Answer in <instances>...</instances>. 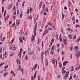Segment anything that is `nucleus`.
Segmentation results:
<instances>
[{
    "instance_id": "1",
    "label": "nucleus",
    "mask_w": 80,
    "mask_h": 80,
    "mask_svg": "<svg viewBox=\"0 0 80 80\" xmlns=\"http://www.w3.org/2000/svg\"><path fill=\"white\" fill-rule=\"evenodd\" d=\"M37 28V22L36 23V25H35L34 28V34L35 36L37 35V33H36V29Z\"/></svg>"
},
{
    "instance_id": "2",
    "label": "nucleus",
    "mask_w": 80,
    "mask_h": 80,
    "mask_svg": "<svg viewBox=\"0 0 80 80\" xmlns=\"http://www.w3.org/2000/svg\"><path fill=\"white\" fill-rule=\"evenodd\" d=\"M68 73H69V71H68V72H67L65 74L64 77V79L66 80V78H68Z\"/></svg>"
},
{
    "instance_id": "3",
    "label": "nucleus",
    "mask_w": 80,
    "mask_h": 80,
    "mask_svg": "<svg viewBox=\"0 0 80 80\" xmlns=\"http://www.w3.org/2000/svg\"><path fill=\"white\" fill-rule=\"evenodd\" d=\"M75 55L77 57H79L80 55V51H79L78 52H76L75 53Z\"/></svg>"
},
{
    "instance_id": "4",
    "label": "nucleus",
    "mask_w": 80,
    "mask_h": 80,
    "mask_svg": "<svg viewBox=\"0 0 80 80\" xmlns=\"http://www.w3.org/2000/svg\"><path fill=\"white\" fill-rule=\"evenodd\" d=\"M22 48H21L20 49V52H19L18 56L20 58H21V55H22Z\"/></svg>"
},
{
    "instance_id": "5",
    "label": "nucleus",
    "mask_w": 80,
    "mask_h": 80,
    "mask_svg": "<svg viewBox=\"0 0 80 80\" xmlns=\"http://www.w3.org/2000/svg\"><path fill=\"white\" fill-rule=\"evenodd\" d=\"M63 42L65 45H67V39L66 38L64 37V38L63 39Z\"/></svg>"
},
{
    "instance_id": "6",
    "label": "nucleus",
    "mask_w": 80,
    "mask_h": 80,
    "mask_svg": "<svg viewBox=\"0 0 80 80\" xmlns=\"http://www.w3.org/2000/svg\"><path fill=\"white\" fill-rule=\"evenodd\" d=\"M37 64H36L32 68V71H33V70H35V69H36V68H37Z\"/></svg>"
},
{
    "instance_id": "7",
    "label": "nucleus",
    "mask_w": 80,
    "mask_h": 80,
    "mask_svg": "<svg viewBox=\"0 0 80 80\" xmlns=\"http://www.w3.org/2000/svg\"><path fill=\"white\" fill-rule=\"evenodd\" d=\"M35 40V37L34 36V35H32V37L31 38V41L33 42V41Z\"/></svg>"
},
{
    "instance_id": "8",
    "label": "nucleus",
    "mask_w": 80,
    "mask_h": 80,
    "mask_svg": "<svg viewBox=\"0 0 80 80\" xmlns=\"http://www.w3.org/2000/svg\"><path fill=\"white\" fill-rule=\"evenodd\" d=\"M20 23V20L19 19L17 20L16 22V25H18Z\"/></svg>"
},
{
    "instance_id": "9",
    "label": "nucleus",
    "mask_w": 80,
    "mask_h": 80,
    "mask_svg": "<svg viewBox=\"0 0 80 80\" xmlns=\"http://www.w3.org/2000/svg\"><path fill=\"white\" fill-rule=\"evenodd\" d=\"M48 31L47 30H46L44 32V33L43 34V36H44L45 35H46V34H47V33H48Z\"/></svg>"
},
{
    "instance_id": "10",
    "label": "nucleus",
    "mask_w": 80,
    "mask_h": 80,
    "mask_svg": "<svg viewBox=\"0 0 80 80\" xmlns=\"http://www.w3.org/2000/svg\"><path fill=\"white\" fill-rule=\"evenodd\" d=\"M66 63H68V61H66L64 62H63V66H65V65H66Z\"/></svg>"
},
{
    "instance_id": "11",
    "label": "nucleus",
    "mask_w": 80,
    "mask_h": 80,
    "mask_svg": "<svg viewBox=\"0 0 80 80\" xmlns=\"http://www.w3.org/2000/svg\"><path fill=\"white\" fill-rule=\"evenodd\" d=\"M11 73L12 76H13V77H15V74L14 73V72L13 71H11Z\"/></svg>"
},
{
    "instance_id": "12",
    "label": "nucleus",
    "mask_w": 80,
    "mask_h": 80,
    "mask_svg": "<svg viewBox=\"0 0 80 80\" xmlns=\"http://www.w3.org/2000/svg\"><path fill=\"white\" fill-rule=\"evenodd\" d=\"M35 52L34 51H31L29 53V55H32V54H33Z\"/></svg>"
},
{
    "instance_id": "13",
    "label": "nucleus",
    "mask_w": 80,
    "mask_h": 80,
    "mask_svg": "<svg viewBox=\"0 0 80 80\" xmlns=\"http://www.w3.org/2000/svg\"><path fill=\"white\" fill-rule=\"evenodd\" d=\"M7 75H8V72H5L4 73L3 76L4 77H6Z\"/></svg>"
},
{
    "instance_id": "14",
    "label": "nucleus",
    "mask_w": 80,
    "mask_h": 80,
    "mask_svg": "<svg viewBox=\"0 0 80 80\" xmlns=\"http://www.w3.org/2000/svg\"><path fill=\"white\" fill-rule=\"evenodd\" d=\"M21 38V37H20L19 38V39L21 43H23V40H22V39Z\"/></svg>"
},
{
    "instance_id": "15",
    "label": "nucleus",
    "mask_w": 80,
    "mask_h": 80,
    "mask_svg": "<svg viewBox=\"0 0 80 80\" xmlns=\"http://www.w3.org/2000/svg\"><path fill=\"white\" fill-rule=\"evenodd\" d=\"M11 7H12V5H10L8 7V10H9V9H10V8H11Z\"/></svg>"
},
{
    "instance_id": "16",
    "label": "nucleus",
    "mask_w": 80,
    "mask_h": 80,
    "mask_svg": "<svg viewBox=\"0 0 80 80\" xmlns=\"http://www.w3.org/2000/svg\"><path fill=\"white\" fill-rule=\"evenodd\" d=\"M48 62L47 59H46V65L48 66Z\"/></svg>"
},
{
    "instance_id": "17",
    "label": "nucleus",
    "mask_w": 80,
    "mask_h": 80,
    "mask_svg": "<svg viewBox=\"0 0 80 80\" xmlns=\"http://www.w3.org/2000/svg\"><path fill=\"white\" fill-rule=\"evenodd\" d=\"M59 37H59V39L60 42H62V36H61V34H60Z\"/></svg>"
},
{
    "instance_id": "18",
    "label": "nucleus",
    "mask_w": 80,
    "mask_h": 80,
    "mask_svg": "<svg viewBox=\"0 0 80 80\" xmlns=\"http://www.w3.org/2000/svg\"><path fill=\"white\" fill-rule=\"evenodd\" d=\"M28 19H29V20H32V17L31 15H30L28 17Z\"/></svg>"
},
{
    "instance_id": "19",
    "label": "nucleus",
    "mask_w": 80,
    "mask_h": 80,
    "mask_svg": "<svg viewBox=\"0 0 80 80\" xmlns=\"http://www.w3.org/2000/svg\"><path fill=\"white\" fill-rule=\"evenodd\" d=\"M9 17V16L8 15L6 18H4V20L5 21H6V20H8V18Z\"/></svg>"
},
{
    "instance_id": "20",
    "label": "nucleus",
    "mask_w": 80,
    "mask_h": 80,
    "mask_svg": "<svg viewBox=\"0 0 80 80\" xmlns=\"http://www.w3.org/2000/svg\"><path fill=\"white\" fill-rule=\"evenodd\" d=\"M45 53L46 54V55H47V53H48V54H49V52L48 51V50H46V51H45Z\"/></svg>"
},
{
    "instance_id": "21",
    "label": "nucleus",
    "mask_w": 80,
    "mask_h": 80,
    "mask_svg": "<svg viewBox=\"0 0 80 80\" xmlns=\"http://www.w3.org/2000/svg\"><path fill=\"white\" fill-rule=\"evenodd\" d=\"M17 64H20V62L19 59H18L17 60Z\"/></svg>"
},
{
    "instance_id": "22",
    "label": "nucleus",
    "mask_w": 80,
    "mask_h": 80,
    "mask_svg": "<svg viewBox=\"0 0 80 80\" xmlns=\"http://www.w3.org/2000/svg\"><path fill=\"white\" fill-rule=\"evenodd\" d=\"M55 37L56 39H57V40H58V35H56Z\"/></svg>"
},
{
    "instance_id": "23",
    "label": "nucleus",
    "mask_w": 80,
    "mask_h": 80,
    "mask_svg": "<svg viewBox=\"0 0 80 80\" xmlns=\"http://www.w3.org/2000/svg\"><path fill=\"white\" fill-rule=\"evenodd\" d=\"M36 73H37V71H36L34 74V78H35L36 77Z\"/></svg>"
},
{
    "instance_id": "24",
    "label": "nucleus",
    "mask_w": 80,
    "mask_h": 80,
    "mask_svg": "<svg viewBox=\"0 0 80 80\" xmlns=\"http://www.w3.org/2000/svg\"><path fill=\"white\" fill-rule=\"evenodd\" d=\"M42 3H40L39 4V8H41V7H42Z\"/></svg>"
},
{
    "instance_id": "25",
    "label": "nucleus",
    "mask_w": 80,
    "mask_h": 80,
    "mask_svg": "<svg viewBox=\"0 0 80 80\" xmlns=\"http://www.w3.org/2000/svg\"><path fill=\"white\" fill-rule=\"evenodd\" d=\"M63 73L64 74H65L66 73V71L65 70L62 71V73L63 74Z\"/></svg>"
},
{
    "instance_id": "26",
    "label": "nucleus",
    "mask_w": 80,
    "mask_h": 80,
    "mask_svg": "<svg viewBox=\"0 0 80 80\" xmlns=\"http://www.w3.org/2000/svg\"><path fill=\"white\" fill-rule=\"evenodd\" d=\"M59 67L60 68H61L62 67V65L60 63H59Z\"/></svg>"
},
{
    "instance_id": "27",
    "label": "nucleus",
    "mask_w": 80,
    "mask_h": 80,
    "mask_svg": "<svg viewBox=\"0 0 80 80\" xmlns=\"http://www.w3.org/2000/svg\"><path fill=\"white\" fill-rule=\"evenodd\" d=\"M23 16V13H22V12H21L20 18H22Z\"/></svg>"
},
{
    "instance_id": "28",
    "label": "nucleus",
    "mask_w": 80,
    "mask_h": 80,
    "mask_svg": "<svg viewBox=\"0 0 80 80\" xmlns=\"http://www.w3.org/2000/svg\"><path fill=\"white\" fill-rule=\"evenodd\" d=\"M17 49V47L15 46H14L13 48V50H15L16 49Z\"/></svg>"
},
{
    "instance_id": "29",
    "label": "nucleus",
    "mask_w": 80,
    "mask_h": 80,
    "mask_svg": "<svg viewBox=\"0 0 80 80\" xmlns=\"http://www.w3.org/2000/svg\"><path fill=\"white\" fill-rule=\"evenodd\" d=\"M72 35H69L68 36L69 38H70V39H72V38L71 37Z\"/></svg>"
},
{
    "instance_id": "30",
    "label": "nucleus",
    "mask_w": 80,
    "mask_h": 80,
    "mask_svg": "<svg viewBox=\"0 0 80 80\" xmlns=\"http://www.w3.org/2000/svg\"><path fill=\"white\" fill-rule=\"evenodd\" d=\"M48 27V25L47 24L46 25L45 27V29H47V28Z\"/></svg>"
},
{
    "instance_id": "31",
    "label": "nucleus",
    "mask_w": 80,
    "mask_h": 80,
    "mask_svg": "<svg viewBox=\"0 0 80 80\" xmlns=\"http://www.w3.org/2000/svg\"><path fill=\"white\" fill-rule=\"evenodd\" d=\"M80 38H79L78 40H77L76 41V42H79V41H80Z\"/></svg>"
},
{
    "instance_id": "32",
    "label": "nucleus",
    "mask_w": 80,
    "mask_h": 80,
    "mask_svg": "<svg viewBox=\"0 0 80 80\" xmlns=\"http://www.w3.org/2000/svg\"><path fill=\"white\" fill-rule=\"evenodd\" d=\"M14 38H13L11 42V44H12V43L13 42V41H14Z\"/></svg>"
},
{
    "instance_id": "33",
    "label": "nucleus",
    "mask_w": 80,
    "mask_h": 80,
    "mask_svg": "<svg viewBox=\"0 0 80 80\" xmlns=\"http://www.w3.org/2000/svg\"><path fill=\"white\" fill-rule=\"evenodd\" d=\"M8 65H6L4 68L5 69H6V68H8Z\"/></svg>"
},
{
    "instance_id": "34",
    "label": "nucleus",
    "mask_w": 80,
    "mask_h": 80,
    "mask_svg": "<svg viewBox=\"0 0 80 80\" xmlns=\"http://www.w3.org/2000/svg\"><path fill=\"white\" fill-rule=\"evenodd\" d=\"M47 24L48 25H50V26H52V24H51V23H50V22H47Z\"/></svg>"
},
{
    "instance_id": "35",
    "label": "nucleus",
    "mask_w": 80,
    "mask_h": 80,
    "mask_svg": "<svg viewBox=\"0 0 80 80\" xmlns=\"http://www.w3.org/2000/svg\"><path fill=\"white\" fill-rule=\"evenodd\" d=\"M22 30H21L20 31V32H19V34L21 36V35H22Z\"/></svg>"
},
{
    "instance_id": "36",
    "label": "nucleus",
    "mask_w": 80,
    "mask_h": 80,
    "mask_svg": "<svg viewBox=\"0 0 80 80\" xmlns=\"http://www.w3.org/2000/svg\"><path fill=\"white\" fill-rule=\"evenodd\" d=\"M78 46H76L75 47L74 50H76V49H78Z\"/></svg>"
},
{
    "instance_id": "37",
    "label": "nucleus",
    "mask_w": 80,
    "mask_h": 80,
    "mask_svg": "<svg viewBox=\"0 0 80 80\" xmlns=\"http://www.w3.org/2000/svg\"><path fill=\"white\" fill-rule=\"evenodd\" d=\"M6 13H7V11L5 10L4 12V15L5 16V15H6Z\"/></svg>"
},
{
    "instance_id": "38",
    "label": "nucleus",
    "mask_w": 80,
    "mask_h": 80,
    "mask_svg": "<svg viewBox=\"0 0 80 80\" xmlns=\"http://www.w3.org/2000/svg\"><path fill=\"white\" fill-rule=\"evenodd\" d=\"M24 5H25V1H23L22 3V7L24 6Z\"/></svg>"
},
{
    "instance_id": "39",
    "label": "nucleus",
    "mask_w": 80,
    "mask_h": 80,
    "mask_svg": "<svg viewBox=\"0 0 80 80\" xmlns=\"http://www.w3.org/2000/svg\"><path fill=\"white\" fill-rule=\"evenodd\" d=\"M47 30L48 31V30H52V28H48Z\"/></svg>"
},
{
    "instance_id": "40",
    "label": "nucleus",
    "mask_w": 80,
    "mask_h": 80,
    "mask_svg": "<svg viewBox=\"0 0 80 80\" xmlns=\"http://www.w3.org/2000/svg\"><path fill=\"white\" fill-rule=\"evenodd\" d=\"M12 56H13V53H11L10 54V57H12Z\"/></svg>"
},
{
    "instance_id": "41",
    "label": "nucleus",
    "mask_w": 80,
    "mask_h": 80,
    "mask_svg": "<svg viewBox=\"0 0 80 80\" xmlns=\"http://www.w3.org/2000/svg\"><path fill=\"white\" fill-rule=\"evenodd\" d=\"M46 11L47 12H48V8H46Z\"/></svg>"
},
{
    "instance_id": "42",
    "label": "nucleus",
    "mask_w": 80,
    "mask_h": 80,
    "mask_svg": "<svg viewBox=\"0 0 80 80\" xmlns=\"http://www.w3.org/2000/svg\"><path fill=\"white\" fill-rule=\"evenodd\" d=\"M64 18V15H63V13H62V18L63 19Z\"/></svg>"
},
{
    "instance_id": "43",
    "label": "nucleus",
    "mask_w": 80,
    "mask_h": 80,
    "mask_svg": "<svg viewBox=\"0 0 80 80\" xmlns=\"http://www.w3.org/2000/svg\"><path fill=\"white\" fill-rule=\"evenodd\" d=\"M45 5L44 4L43 5V7L42 8V9L43 10H44V8H45Z\"/></svg>"
},
{
    "instance_id": "44",
    "label": "nucleus",
    "mask_w": 80,
    "mask_h": 80,
    "mask_svg": "<svg viewBox=\"0 0 80 80\" xmlns=\"http://www.w3.org/2000/svg\"><path fill=\"white\" fill-rule=\"evenodd\" d=\"M69 49H70V50L72 51V49H73V48H72V47H70Z\"/></svg>"
},
{
    "instance_id": "45",
    "label": "nucleus",
    "mask_w": 80,
    "mask_h": 80,
    "mask_svg": "<svg viewBox=\"0 0 80 80\" xmlns=\"http://www.w3.org/2000/svg\"><path fill=\"white\" fill-rule=\"evenodd\" d=\"M18 67H19V70H21V66H20V65H19Z\"/></svg>"
},
{
    "instance_id": "46",
    "label": "nucleus",
    "mask_w": 80,
    "mask_h": 80,
    "mask_svg": "<svg viewBox=\"0 0 80 80\" xmlns=\"http://www.w3.org/2000/svg\"><path fill=\"white\" fill-rule=\"evenodd\" d=\"M54 64L55 65H57V61H55V62H54Z\"/></svg>"
},
{
    "instance_id": "47",
    "label": "nucleus",
    "mask_w": 80,
    "mask_h": 80,
    "mask_svg": "<svg viewBox=\"0 0 80 80\" xmlns=\"http://www.w3.org/2000/svg\"><path fill=\"white\" fill-rule=\"evenodd\" d=\"M30 12L31 13V12H32V8H31L30 9Z\"/></svg>"
},
{
    "instance_id": "48",
    "label": "nucleus",
    "mask_w": 80,
    "mask_h": 80,
    "mask_svg": "<svg viewBox=\"0 0 80 80\" xmlns=\"http://www.w3.org/2000/svg\"><path fill=\"white\" fill-rule=\"evenodd\" d=\"M44 10H43V11H41V12H40V14L41 15H42V13H43V11H44Z\"/></svg>"
},
{
    "instance_id": "49",
    "label": "nucleus",
    "mask_w": 80,
    "mask_h": 80,
    "mask_svg": "<svg viewBox=\"0 0 80 80\" xmlns=\"http://www.w3.org/2000/svg\"><path fill=\"white\" fill-rule=\"evenodd\" d=\"M43 52H42V53H41V56H42V57H43Z\"/></svg>"
},
{
    "instance_id": "50",
    "label": "nucleus",
    "mask_w": 80,
    "mask_h": 80,
    "mask_svg": "<svg viewBox=\"0 0 80 80\" xmlns=\"http://www.w3.org/2000/svg\"><path fill=\"white\" fill-rule=\"evenodd\" d=\"M72 79V76H71L70 77L69 80H71Z\"/></svg>"
},
{
    "instance_id": "51",
    "label": "nucleus",
    "mask_w": 80,
    "mask_h": 80,
    "mask_svg": "<svg viewBox=\"0 0 80 80\" xmlns=\"http://www.w3.org/2000/svg\"><path fill=\"white\" fill-rule=\"evenodd\" d=\"M5 0H2V4H3V2H5Z\"/></svg>"
},
{
    "instance_id": "52",
    "label": "nucleus",
    "mask_w": 80,
    "mask_h": 80,
    "mask_svg": "<svg viewBox=\"0 0 80 80\" xmlns=\"http://www.w3.org/2000/svg\"><path fill=\"white\" fill-rule=\"evenodd\" d=\"M65 67H64L63 68H62V71H63V70H65Z\"/></svg>"
},
{
    "instance_id": "53",
    "label": "nucleus",
    "mask_w": 80,
    "mask_h": 80,
    "mask_svg": "<svg viewBox=\"0 0 80 80\" xmlns=\"http://www.w3.org/2000/svg\"><path fill=\"white\" fill-rule=\"evenodd\" d=\"M2 48H0V53H2Z\"/></svg>"
},
{
    "instance_id": "54",
    "label": "nucleus",
    "mask_w": 80,
    "mask_h": 80,
    "mask_svg": "<svg viewBox=\"0 0 80 80\" xmlns=\"http://www.w3.org/2000/svg\"><path fill=\"white\" fill-rule=\"evenodd\" d=\"M53 8V5H52V7H51V11H52V8Z\"/></svg>"
},
{
    "instance_id": "55",
    "label": "nucleus",
    "mask_w": 80,
    "mask_h": 80,
    "mask_svg": "<svg viewBox=\"0 0 80 80\" xmlns=\"http://www.w3.org/2000/svg\"><path fill=\"white\" fill-rule=\"evenodd\" d=\"M76 38H77V36H76V35L74 36L73 38V39H75Z\"/></svg>"
},
{
    "instance_id": "56",
    "label": "nucleus",
    "mask_w": 80,
    "mask_h": 80,
    "mask_svg": "<svg viewBox=\"0 0 80 80\" xmlns=\"http://www.w3.org/2000/svg\"><path fill=\"white\" fill-rule=\"evenodd\" d=\"M22 40H24V41H26V40H25V38H24V37L22 38Z\"/></svg>"
},
{
    "instance_id": "57",
    "label": "nucleus",
    "mask_w": 80,
    "mask_h": 80,
    "mask_svg": "<svg viewBox=\"0 0 80 80\" xmlns=\"http://www.w3.org/2000/svg\"><path fill=\"white\" fill-rule=\"evenodd\" d=\"M6 38L4 37V38H2V41H3V42H4L5 41V39Z\"/></svg>"
},
{
    "instance_id": "58",
    "label": "nucleus",
    "mask_w": 80,
    "mask_h": 80,
    "mask_svg": "<svg viewBox=\"0 0 80 80\" xmlns=\"http://www.w3.org/2000/svg\"><path fill=\"white\" fill-rule=\"evenodd\" d=\"M35 80V78H34V79H33V76H32L31 78V80Z\"/></svg>"
},
{
    "instance_id": "59",
    "label": "nucleus",
    "mask_w": 80,
    "mask_h": 80,
    "mask_svg": "<svg viewBox=\"0 0 80 80\" xmlns=\"http://www.w3.org/2000/svg\"><path fill=\"white\" fill-rule=\"evenodd\" d=\"M64 10H67V7L65 6L64 7Z\"/></svg>"
},
{
    "instance_id": "60",
    "label": "nucleus",
    "mask_w": 80,
    "mask_h": 80,
    "mask_svg": "<svg viewBox=\"0 0 80 80\" xmlns=\"http://www.w3.org/2000/svg\"><path fill=\"white\" fill-rule=\"evenodd\" d=\"M26 60H28V56H26V57H25Z\"/></svg>"
},
{
    "instance_id": "61",
    "label": "nucleus",
    "mask_w": 80,
    "mask_h": 80,
    "mask_svg": "<svg viewBox=\"0 0 80 80\" xmlns=\"http://www.w3.org/2000/svg\"><path fill=\"white\" fill-rule=\"evenodd\" d=\"M2 58V54H0V58Z\"/></svg>"
},
{
    "instance_id": "62",
    "label": "nucleus",
    "mask_w": 80,
    "mask_h": 80,
    "mask_svg": "<svg viewBox=\"0 0 80 80\" xmlns=\"http://www.w3.org/2000/svg\"><path fill=\"white\" fill-rule=\"evenodd\" d=\"M12 23V22L11 21H10L9 23V25H10V24H11V23Z\"/></svg>"
},
{
    "instance_id": "63",
    "label": "nucleus",
    "mask_w": 80,
    "mask_h": 80,
    "mask_svg": "<svg viewBox=\"0 0 80 80\" xmlns=\"http://www.w3.org/2000/svg\"><path fill=\"white\" fill-rule=\"evenodd\" d=\"M4 63H1L0 64V67H2V65H4Z\"/></svg>"
},
{
    "instance_id": "64",
    "label": "nucleus",
    "mask_w": 80,
    "mask_h": 80,
    "mask_svg": "<svg viewBox=\"0 0 80 80\" xmlns=\"http://www.w3.org/2000/svg\"><path fill=\"white\" fill-rule=\"evenodd\" d=\"M76 27H80V25H77L76 26Z\"/></svg>"
}]
</instances>
